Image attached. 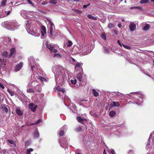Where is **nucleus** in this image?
<instances>
[{"mask_svg":"<svg viewBox=\"0 0 154 154\" xmlns=\"http://www.w3.org/2000/svg\"><path fill=\"white\" fill-rule=\"evenodd\" d=\"M55 77L57 84L62 85L66 80V72L67 70L62 66H57Z\"/></svg>","mask_w":154,"mask_h":154,"instance_id":"obj_1","label":"nucleus"},{"mask_svg":"<svg viewBox=\"0 0 154 154\" xmlns=\"http://www.w3.org/2000/svg\"><path fill=\"white\" fill-rule=\"evenodd\" d=\"M32 21L30 20H27L26 23V27L27 32L30 34L35 36H39L40 34L35 29H32Z\"/></svg>","mask_w":154,"mask_h":154,"instance_id":"obj_2","label":"nucleus"},{"mask_svg":"<svg viewBox=\"0 0 154 154\" xmlns=\"http://www.w3.org/2000/svg\"><path fill=\"white\" fill-rule=\"evenodd\" d=\"M133 97L134 98L133 99L134 101L136 104L138 105L143 103V98L144 96L141 93L139 92H134L133 93Z\"/></svg>","mask_w":154,"mask_h":154,"instance_id":"obj_3","label":"nucleus"},{"mask_svg":"<svg viewBox=\"0 0 154 154\" xmlns=\"http://www.w3.org/2000/svg\"><path fill=\"white\" fill-rule=\"evenodd\" d=\"M28 61L29 66L31 67V70L32 71H34V69H39V66L36 65L34 59L33 57H29L28 58Z\"/></svg>","mask_w":154,"mask_h":154,"instance_id":"obj_4","label":"nucleus"},{"mask_svg":"<svg viewBox=\"0 0 154 154\" xmlns=\"http://www.w3.org/2000/svg\"><path fill=\"white\" fill-rule=\"evenodd\" d=\"M13 22L12 20H9L6 21L2 22L1 25V26L6 29H13L14 28V26H12L10 24H13ZM13 23V24H14Z\"/></svg>","mask_w":154,"mask_h":154,"instance_id":"obj_5","label":"nucleus"},{"mask_svg":"<svg viewBox=\"0 0 154 154\" xmlns=\"http://www.w3.org/2000/svg\"><path fill=\"white\" fill-rule=\"evenodd\" d=\"M11 39L9 38H0V43H3L5 45L10 44L11 43Z\"/></svg>","mask_w":154,"mask_h":154,"instance_id":"obj_6","label":"nucleus"},{"mask_svg":"<svg viewBox=\"0 0 154 154\" xmlns=\"http://www.w3.org/2000/svg\"><path fill=\"white\" fill-rule=\"evenodd\" d=\"M46 45L51 51L53 52L54 53H56L57 52V50L54 48L53 46L51 44H48V42H46Z\"/></svg>","mask_w":154,"mask_h":154,"instance_id":"obj_7","label":"nucleus"},{"mask_svg":"<svg viewBox=\"0 0 154 154\" xmlns=\"http://www.w3.org/2000/svg\"><path fill=\"white\" fill-rule=\"evenodd\" d=\"M49 25V36L50 37H52L54 36L53 34V31L54 30L55 26L53 23L50 24Z\"/></svg>","mask_w":154,"mask_h":154,"instance_id":"obj_8","label":"nucleus"},{"mask_svg":"<svg viewBox=\"0 0 154 154\" xmlns=\"http://www.w3.org/2000/svg\"><path fill=\"white\" fill-rule=\"evenodd\" d=\"M28 12L29 11H26L25 10H22L20 11V14L24 18L28 19Z\"/></svg>","mask_w":154,"mask_h":154,"instance_id":"obj_9","label":"nucleus"},{"mask_svg":"<svg viewBox=\"0 0 154 154\" xmlns=\"http://www.w3.org/2000/svg\"><path fill=\"white\" fill-rule=\"evenodd\" d=\"M37 69H34V71H32L33 73L31 75V80H36L37 79H38L39 78V76L38 73L35 71Z\"/></svg>","mask_w":154,"mask_h":154,"instance_id":"obj_10","label":"nucleus"},{"mask_svg":"<svg viewBox=\"0 0 154 154\" xmlns=\"http://www.w3.org/2000/svg\"><path fill=\"white\" fill-rule=\"evenodd\" d=\"M29 107L32 111L35 112L37 108V106L32 103L29 104Z\"/></svg>","mask_w":154,"mask_h":154,"instance_id":"obj_11","label":"nucleus"},{"mask_svg":"<svg viewBox=\"0 0 154 154\" xmlns=\"http://www.w3.org/2000/svg\"><path fill=\"white\" fill-rule=\"evenodd\" d=\"M56 89L57 90V93L60 96L61 95V94H63L65 92L64 88H61L59 86L57 87Z\"/></svg>","mask_w":154,"mask_h":154,"instance_id":"obj_12","label":"nucleus"},{"mask_svg":"<svg viewBox=\"0 0 154 154\" xmlns=\"http://www.w3.org/2000/svg\"><path fill=\"white\" fill-rule=\"evenodd\" d=\"M33 81H30L29 84H28L27 85L28 88H30V87L33 88H34L36 86V84H38L37 82L35 81V80H33Z\"/></svg>","mask_w":154,"mask_h":154,"instance_id":"obj_13","label":"nucleus"},{"mask_svg":"<svg viewBox=\"0 0 154 154\" xmlns=\"http://www.w3.org/2000/svg\"><path fill=\"white\" fill-rule=\"evenodd\" d=\"M23 66V63L20 62L19 63L16 65L15 67L14 70L15 72H17L20 70L22 68Z\"/></svg>","mask_w":154,"mask_h":154,"instance_id":"obj_14","label":"nucleus"},{"mask_svg":"<svg viewBox=\"0 0 154 154\" xmlns=\"http://www.w3.org/2000/svg\"><path fill=\"white\" fill-rule=\"evenodd\" d=\"M136 28V25L133 22H131L130 23L129 29L131 31H134Z\"/></svg>","mask_w":154,"mask_h":154,"instance_id":"obj_15","label":"nucleus"},{"mask_svg":"<svg viewBox=\"0 0 154 154\" xmlns=\"http://www.w3.org/2000/svg\"><path fill=\"white\" fill-rule=\"evenodd\" d=\"M82 63H76L75 68L77 71H79V70H82V68L81 67Z\"/></svg>","mask_w":154,"mask_h":154,"instance_id":"obj_16","label":"nucleus"},{"mask_svg":"<svg viewBox=\"0 0 154 154\" xmlns=\"http://www.w3.org/2000/svg\"><path fill=\"white\" fill-rule=\"evenodd\" d=\"M13 22V23L14 24H10L12 26H14V29H10V30H15L16 29H17L19 26V25L17 23L16 21L15 20H12Z\"/></svg>","mask_w":154,"mask_h":154,"instance_id":"obj_17","label":"nucleus"},{"mask_svg":"<svg viewBox=\"0 0 154 154\" xmlns=\"http://www.w3.org/2000/svg\"><path fill=\"white\" fill-rule=\"evenodd\" d=\"M62 140H60L59 143L61 146L63 148L65 149L67 146V143L66 142L62 141Z\"/></svg>","mask_w":154,"mask_h":154,"instance_id":"obj_18","label":"nucleus"},{"mask_svg":"<svg viewBox=\"0 0 154 154\" xmlns=\"http://www.w3.org/2000/svg\"><path fill=\"white\" fill-rule=\"evenodd\" d=\"M16 112L18 116H21L23 115V112L20 109V108L16 107Z\"/></svg>","mask_w":154,"mask_h":154,"instance_id":"obj_19","label":"nucleus"},{"mask_svg":"<svg viewBox=\"0 0 154 154\" xmlns=\"http://www.w3.org/2000/svg\"><path fill=\"white\" fill-rule=\"evenodd\" d=\"M36 13L33 11H29L28 14V18H33L34 17H35Z\"/></svg>","mask_w":154,"mask_h":154,"instance_id":"obj_20","label":"nucleus"},{"mask_svg":"<svg viewBox=\"0 0 154 154\" xmlns=\"http://www.w3.org/2000/svg\"><path fill=\"white\" fill-rule=\"evenodd\" d=\"M120 104L118 102L116 101H112L110 104V106H115L118 107L119 106Z\"/></svg>","mask_w":154,"mask_h":154,"instance_id":"obj_21","label":"nucleus"},{"mask_svg":"<svg viewBox=\"0 0 154 154\" xmlns=\"http://www.w3.org/2000/svg\"><path fill=\"white\" fill-rule=\"evenodd\" d=\"M76 119L79 122L82 124H83L84 123V121H85V119L84 118H82L80 116L77 117Z\"/></svg>","mask_w":154,"mask_h":154,"instance_id":"obj_22","label":"nucleus"},{"mask_svg":"<svg viewBox=\"0 0 154 154\" xmlns=\"http://www.w3.org/2000/svg\"><path fill=\"white\" fill-rule=\"evenodd\" d=\"M12 10L11 8H10V10L8 11H6L5 12V14H3V15H2V16L1 17H5L7 16L10 13L11 11Z\"/></svg>","mask_w":154,"mask_h":154,"instance_id":"obj_23","label":"nucleus"},{"mask_svg":"<svg viewBox=\"0 0 154 154\" xmlns=\"http://www.w3.org/2000/svg\"><path fill=\"white\" fill-rule=\"evenodd\" d=\"M39 136L38 132L37 129H35V130L34 133V137L35 139H37L38 137Z\"/></svg>","mask_w":154,"mask_h":154,"instance_id":"obj_24","label":"nucleus"},{"mask_svg":"<svg viewBox=\"0 0 154 154\" xmlns=\"http://www.w3.org/2000/svg\"><path fill=\"white\" fill-rule=\"evenodd\" d=\"M15 48H13L11 49L10 50V53L9 55V58H10L11 57L12 55L15 54Z\"/></svg>","mask_w":154,"mask_h":154,"instance_id":"obj_25","label":"nucleus"},{"mask_svg":"<svg viewBox=\"0 0 154 154\" xmlns=\"http://www.w3.org/2000/svg\"><path fill=\"white\" fill-rule=\"evenodd\" d=\"M36 91L38 92H40L41 90V88L40 86L38 84H36V86L34 88Z\"/></svg>","mask_w":154,"mask_h":154,"instance_id":"obj_26","label":"nucleus"},{"mask_svg":"<svg viewBox=\"0 0 154 154\" xmlns=\"http://www.w3.org/2000/svg\"><path fill=\"white\" fill-rule=\"evenodd\" d=\"M70 109L74 113L76 112V107L75 105L72 104V106H71Z\"/></svg>","mask_w":154,"mask_h":154,"instance_id":"obj_27","label":"nucleus"},{"mask_svg":"<svg viewBox=\"0 0 154 154\" xmlns=\"http://www.w3.org/2000/svg\"><path fill=\"white\" fill-rule=\"evenodd\" d=\"M82 74L80 72L78 73L77 76V78L78 80L79 81V82H81L82 81Z\"/></svg>","mask_w":154,"mask_h":154,"instance_id":"obj_28","label":"nucleus"},{"mask_svg":"<svg viewBox=\"0 0 154 154\" xmlns=\"http://www.w3.org/2000/svg\"><path fill=\"white\" fill-rule=\"evenodd\" d=\"M90 19H92L93 20H96L97 19V17H96L93 16L91 14H88L87 16Z\"/></svg>","mask_w":154,"mask_h":154,"instance_id":"obj_29","label":"nucleus"},{"mask_svg":"<svg viewBox=\"0 0 154 154\" xmlns=\"http://www.w3.org/2000/svg\"><path fill=\"white\" fill-rule=\"evenodd\" d=\"M116 96H117L120 99H123L125 97V96L124 95L121 93H119L116 94Z\"/></svg>","mask_w":154,"mask_h":154,"instance_id":"obj_30","label":"nucleus"},{"mask_svg":"<svg viewBox=\"0 0 154 154\" xmlns=\"http://www.w3.org/2000/svg\"><path fill=\"white\" fill-rule=\"evenodd\" d=\"M27 91L29 93H34L35 92L31 87H30V88H27Z\"/></svg>","mask_w":154,"mask_h":154,"instance_id":"obj_31","label":"nucleus"},{"mask_svg":"<svg viewBox=\"0 0 154 154\" xmlns=\"http://www.w3.org/2000/svg\"><path fill=\"white\" fill-rule=\"evenodd\" d=\"M149 25L148 24H147L145 25V26L144 27L143 29L144 30L146 31L149 29Z\"/></svg>","mask_w":154,"mask_h":154,"instance_id":"obj_32","label":"nucleus"},{"mask_svg":"<svg viewBox=\"0 0 154 154\" xmlns=\"http://www.w3.org/2000/svg\"><path fill=\"white\" fill-rule=\"evenodd\" d=\"M116 114V112L114 111H112L109 113V115L110 117L114 116Z\"/></svg>","mask_w":154,"mask_h":154,"instance_id":"obj_33","label":"nucleus"},{"mask_svg":"<svg viewBox=\"0 0 154 154\" xmlns=\"http://www.w3.org/2000/svg\"><path fill=\"white\" fill-rule=\"evenodd\" d=\"M92 91L95 97H97L99 95V93L97 92L95 89H93Z\"/></svg>","mask_w":154,"mask_h":154,"instance_id":"obj_34","label":"nucleus"},{"mask_svg":"<svg viewBox=\"0 0 154 154\" xmlns=\"http://www.w3.org/2000/svg\"><path fill=\"white\" fill-rule=\"evenodd\" d=\"M101 37L104 40H106V35L105 33H103L101 35Z\"/></svg>","mask_w":154,"mask_h":154,"instance_id":"obj_35","label":"nucleus"},{"mask_svg":"<svg viewBox=\"0 0 154 154\" xmlns=\"http://www.w3.org/2000/svg\"><path fill=\"white\" fill-rule=\"evenodd\" d=\"M38 79H39L42 82H46L47 81L46 79L41 76H39Z\"/></svg>","mask_w":154,"mask_h":154,"instance_id":"obj_36","label":"nucleus"},{"mask_svg":"<svg viewBox=\"0 0 154 154\" xmlns=\"http://www.w3.org/2000/svg\"><path fill=\"white\" fill-rule=\"evenodd\" d=\"M72 44V41L68 40V42L66 44V45H67V46L68 47H69L70 46H71Z\"/></svg>","mask_w":154,"mask_h":154,"instance_id":"obj_37","label":"nucleus"},{"mask_svg":"<svg viewBox=\"0 0 154 154\" xmlns=\"http://www.w3.org/2000/svg\"><path fill=\"white\" fill-rule=\"evenodd\" d=\"M149 1V0H141L140 1V3L141 4H143L147 3Z\"/></svg>","mask_w":154,"mask_h":154,"instance_id":"obj_38","label":"nucleus"},{"mask_svg":"<svg viewBox=\"0 0 154 154\" xmlns=\"http://www.w3.org/2000/svg\"><path fill=\"white\" fill-rule=\"evenodd\" d=\"M7 91L11 96H13L15 94V93L10 90H8Z\"/></svg>","mask_w":154,"mask_h":154,"instance_id":"obj_39","label":"nucleus"},{"mask_svg":"<svg viewBox=\"0 0 154 154\" xmlns=\"http://www.w3.org/2000/svg\"><path fill=\"white\" fill-rule=\"evenodd\" d=\"M54 57L57 58H60L61 57V55L59 54H54Z\"/></svg>","mask_w":154,"mask_h":154,"instance_id":"obj_40","label":"nucleus"},{"mask_svg":"<svg viewBox=\"0 0 154 154\" xmlns=\"http://www.w3.org/2000/svg\"><path fill=\"white\" fill-rule=\"evenodd\" d=\"M7 0H2L1 3V6H5Z\"/></svg>","mask_w":154,"mask_h":154,"instance_id":"obj_41","label":"nucleus"},{"mask_svg":"<svg viewBox=\"0 0 154 154\" xmlns=\"http://www.w3.org/2000/svg\"><path fill=\"white\" fill-rule=\"evenodd\" d=\"M57 2V0H50L49 3L51 4H56Z\"/></svg>","mask_w":154,"mask_h":154,"instance_id":"obj_42","label":"nucleus"},{"mask_svg":"<svg viewBox=\"0 0 154 154\" xmlns=\"http://www.w3.org/2000/svg\"><path fill=\"white\" fill-rule=\"evenodd\" d=\"M104 52L106 54H108L109 53V51L108 48L104 47Z\"/></svg>","mask_w":154,"mask_h":154,"instance_id":"obj_43","label":"nucleus"},{"mask_svg":"<svg viewBox=\"0 0 154 154\" xmlns=\"http://www.w3.org/2000/svg\"><path fill=\"white\" fill-rule=\"evenodd\" d=\"M122 46L125 48L130 50L131 49V47L128 45H124V44H122Z\"/></svg>","mask_w":154,"mask_h":154,"instance_id":"obj_44","label":"nucleus"},{"mask_svg":"<svg viewBox=\"0 0 154 154\" xmlns=\"http://www.w3.org/2000/svg\"><path fill=\"white\" fill-rule=\"evenodd\" d=\"M33 150V149L31 148L28 149L27 150L26 154H30V152H32Z\"/></svg>","mask_w":154,"mask_h":154,"instance_id":"obj_45","label":"nucleus"},{"mask_svg":"<svg viewBox=\"0 0 154 154\" xmlns=\"http://www.w3.org/2000/svg\"><path fill=\"white\" fill-rule=\"evenodd\" d=\"M76 81L77 80L76 79H71L70 82L72 84L75 85L76 82Z\"/></svg>","mask_w":154,"mask_h":154,"instance_id":"obj_46","label":"nucleus"},{"mask_svg":"<svg viewBox=\"0 0 154 154\" xmlns=\"http://www.w3.org/2000/svg\"><path fill=\"white\" fill-rule=\"evenodd\" d=\"M41 31L42 32H46V29L45 27L44 26H42L41 27Z\"/></svg>","mask_w":154,"mask_h":154,"instance_id":"obj_47","label":"nucleus"},{"mask_svg":"<svg viewBox=\"0 0 154 154\" xmlns=\"http://www.w3.org/2000/svg\"><path fill=\"white\" fill-rule=\"evenodd\" d=\"M8 54V52L7 51H5L2 53V55L3 57H6L7 56Z\"/></svg>","mask_w":154,"mask_h":154,"instance_id":"obj_48","label":"nucleus"},{"mask_svg":"<svg viewBox=\"0 0 154 154\" xmlns=\"http://www.w3.org/2000/svg\"><path fill=\"white\" fill-rule=\"evenodd\" d=\"M108 28L109 29H111L114 27L113 25L111 23H109L108 26Z\"/></svg>","mask_w":154,"mask_h":154,"instance_id":"obj_49","label":"nucleus"},{"mask_svg":"<svg viewBox=\"0 0 154 154\" xmlns=\"http://www.w3.org/2000/svg\"><path fill=\"white\" fill-rule=\"evenodd\" d=\"M64 133V131L63 130H60L59 133V135L60 136H62Z\"/></svg>","mask_w":154,"mask_h":154,"instance_id":"obj_50","label":"nucleus"},{"mask_svg":"<svg viewBox=\"0 0 154 154\" xmlns=\"http://www.w3.org/2000/svg\"><path fill=\"white\" fill-rule=\"evenodd\" d=\"M104 145L105 146V147L104 149H105L106 150V151H107L109 153L110 150V149H109V147H107V146H106V145H105V144H104Z\"/></svg>","mask_w":154,"mask_h":154,"instance_id":"obj_51","label":"nucleus"},{"mask_svg":"<svg viewBox=\"0 0 154 154\" xmlns=\"http://www.w3.org/2000/svg\"><path fill=\"white\" fill-rule=\"evenodd\" d=\"M25 146H27L30 144V142L28 140L25 142Z\"/></svg>","mask_w":154,"mask_h":154,"instance_id":"obj_52","label":"nucleus"},{"mask_svg":"<svg viewBox=\"0 0 154 154\" xmlns=\"http://www.w3.org/2000/svg\"><path fill=\"white\" fill-rule=\"evenodd\" d=\"M3 110L5 112H8V108L5 106H4L3 107Z\"/></svg>","mask_w":154,"mask_h":154,"instance_id":"obj_53","label":"nucleus"},{"mask_svg":"<svg viewBox=\"0 0 154 154\" xmlns=\"http://www.w3.org/2000/svg\"><path fill=\"white\" fill-rule=\"evenodd\" d=\"M81 130L82 128L80 126H78L76 129V131H81Z\"/></svg>","mask_w":154,"mask_h":154,"instance_id":"obj_54","label":"nucleus"},{"mask_svg":"<svg viewBox=\"0 0 154 154\" xmlns=\"http://www.w3.org/2000/svg\"><path fill=\"white\" fill-rule=\"evenodd\" d=\"M90 5V3H88V4H87L86 5H84L83 6V8H87L88 6Z\"/></svg>","mask_w":154,"mask_h":154,"instance_id":"obj_55","label":"nucleus"},{"mask_svg":"<svg viewBox=\"0 0 154 154\" xmlns=\"http://www.w3.org/2000/svg\"><path fill=\"white\" fill-rule=\"evenodd\" d=\"M8 141L11 144H14V141L13 140H8Z\"/></svg>","mask_w":154,"mask_h":154,"instance_id":"obj_56","label":"nucleus"},{"mask_svg":"<svg viewBox=\"0 0 154 154\" xmlns=\"http://www.w3.org/2000/svg\"><path fill=\"white\" fill-rule=\"evenodd\" d=\"M46 32H42L41 31V36L43 37L46 34Z\"/></svg>","mask_w":154,"mask_h":154,"instance_id":"obj_57","label":"nucleus"},{"mask_svg":"<svg viewBox=\"0 0 154 154\" xmlns=\"http://www.w3.org/2000/svg\"><path fill=\"white\" fill-rule=\"evenodd\" d=\"M47 20L48 21V23L49 24L53 23L52 22V21H51V20L50 19L48 18V19H47Z\"/></svg>","mask_w":154,"mask_h":154,"instance_id":"obj_58","label":"nucleus"},{"mask_svg":"<svg viewBox=\"0 0 154 154\" xmlns=\"http://www.w3.org/2000/svg\"><path fill=\"white\" fill-rule=\"evenodd\" d=\"M0 87L2 89H4L5 88V87L3 85V84H2L1 83H0Z\"/></svg>","mask_w":154,"mask_h":154,"instance_id":"obj_59","label":"nucleus"},{"mask_svg":"<svg viewBox=\"0 0 154 154\" xmlns=\"http://www.w3.org/2000/svg\"><path fill=\"white\" fill-rule=\"evenodd\" d=\"M0 62L3 64L5 62V60H4L3 59L0 58Z\"/></svg>","mask_w":154,"mask_h":154,"instance_id":"obj_60","label":"nucleus"},{"mask_svg":"<svg viewBox=\"0 0 154 154\" xmlns=\"http://www.w3.org/2000/svg\"><path fill=\"white\" fill-rule=\"evenodd\" d=\"M87 138V136L84 137H83V139L82 140V142H84L86 140V138Z\"/></svg>","mask_w":154,"mask_h":154,"instance_id":"obj_61","label":"nucleus"},{"mask_svg":"<svg viewBox=\"0 0 154 154\" xmlns=\"http://www.w3.org/2000/svg\"><path fill=\"white\" fill-rule=\"evenodd\" d=\"M110 151L112 154H116V153H115L114 150L113 149H111Z\"/></svg>","mask_w":154,"mask_h":154,"instance_id":"obj_62","label":"nucleus"},{"mask_svg":"<svg viewBox=\"0 0 154 154\" xmlns=\"http://www.w3.org/2000/svg\"><path fill=\"white\" fill-rule=\"evenodd\" d=\"M42 122L41 120L39 119L36 122H35V123L36 124H39Z\"/></svg>","mask_w":154,"mask_h":154,"instance_id":"obj_63","label":"nucleus"},{"mask_svg":"<svg viewBox=\"0 0 154 154\" xmlns=\"http://www.w3.org/2000/svg\"><path fill=\"white\" fill-rule=\"evenodd\" d=\"M134 152V151L133 150H130L128 152V153L129 154H131Z\"/></svg>","mask_w":154,"mask_h":154,"instance_id":"obj_64","label":"nucleus"}]
</instances>
